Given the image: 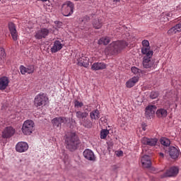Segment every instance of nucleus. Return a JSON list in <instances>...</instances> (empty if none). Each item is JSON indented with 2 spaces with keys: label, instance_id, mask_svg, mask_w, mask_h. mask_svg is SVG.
I'll return each mask as SVG.
<instances>
[{
  "label": "nucleus",
  "instance_id": "obj_37",
  "mask_svg": "<svg viewBox=\"0 0 181 181\" xmlns=\"http://www.w3.org/2000/svg\"><path fill=\"white\" fill-rule=\"evenodd\" d=\"M141 45H142L141 49L151 47V45H149V41L148 40H144L141 42Z\"/></svg>",
  "mask_w": 181,
  "mask_h": 181
},
{
  "label": "nucleus",
  "instance_id": "obj_41",
  "mask_svg": "<svg viewBox=\"0 0 181 181\" xmlns=\"http://www.w3.org/2000/svg\"><path fill=\"white\" fill-rule=\"evenodd\" d=\"M158 156L160 159H163V158H165V154L163 153H158Z\"/></svg>",
  "mask_w": 181,
  "mask_h": 181
},
{
  "label": "nucleus",
  "instance_id": "obj_14",
  "mask_svg": "<svg viewBox=\"0 0 181 181\" xmlns=\"http://www.w3.org/2000/svg\"><path fill=\"white\" fill-rule=\"evenodd\" d=\"M155 111H156V106L155 105H148L146 107L145 117L148 119H151L153 115H155Z\"/></svg>",
  "mask_w": 181,
  "mask_h": 181
},
{
  "label": "nucleus",
  "instance_id": "obj_39",
  "mask_svg": "<svg viewBox=\"0 0 181 181\" xmlns=\"http://www.w3.org/2000/svg\"><path fill=\"white\" fill-rule=\"evenodd\" d=\"M159 96V93L158 92H151L150 94V98L152 100H155V98H158Z\"/></svg>",
  "mask_w": 181,
  "mask_h": 181
},
{
  "label": "nucleus",
  "instance_id": "obj_31",
  "mask_svg": "<svg viewBox=\"0 0 181 181\" xmlns=\"http://www.w3.org/2000/svg\"><path fill=\"white\" fill-rule=\"evenodd\" d=\"M90 117L92 119H98L100 118V111L95 110L90 113Z\"/></svg>",
  "mask_w": 181,
  "mask_h": 181
},
{
  "label": "nucleus",
  "instance_id": "obj_9",
  "mask_svg": "<svg viewBox=\"0 0 181 181\" xmlns=\"http://www.w3.org/2000/svg\"><path fill=\"white\" fill-rule=\"evenodd\" d=\"M158 141L157 138L143 137L141 139V144L147 146H156Z\"/></svg>",
  "mask_w": 181,
  "mask_h": 181
},
{
  "label": "nucleus",
  "instance_id": "obj_13",
  "mask_svg": "<svg viewBox=\"0 0 181 181\" xmlns=\"http://www.w3.org/2000/svg\"><path fill=\"white\" fill-rule=\"evenodd\" d=\"M20 71L21 74H25V73L27 74H33L35 73V65H28L27 67L21 65L20 66Z\"/></svg>",
  "mask_w": 181,
  "mask_h": 181
},
{
  "label": "nucleus",
  "instance_id": "obj_19",
  "mask_svg": "<svg viewBox=\"0 0 181 181\" xmlns=\"http://www.w3.org/2000/svg\"><path fill=\"white\" fill-rule=\"evenodd\" d=\"M169 155L172 159H177L180 155V151L175 146L170 147Z\"/></svg>",
  "mask_w": 181,
  "mask_h": 181
},
{
  "label": "nucleus",
  "instance_id": "obj_47",
  "mask_svg": "<svg viewBox=\"0 0 181 181\" xmlns=\"http://www.w3.org/2000/svg\"><path fill=\"white\" fill-rule=\"evenodd\" d=\"M101 121H103V118H100Z\"/></svg>",
  "mask_w": 181,
  "mask_h": 181
},
{
  "label": "nucleus",
  "instance_id": "obj_22",
  "mask_svg": "<svg viewBox=\"0 0 181 181\" xmlns=\"http://www.w3.org/2000/svg\"><path fill=\"white\" fill-rule=\"evenodd\" d=\"M62 49H63V44L59 40H55L51 47V52L52 53H57V52H59Z\"/></svg>",
  "mask_w": 181,
  "mask_h": 181
},
{
  "label": "nucleus",
  "instance_id": "obj_43",
  "mask_svg": "<svg viewBox=\"0 0 181 181\" xmlns=\"http://www.w3.org/2000/svg\"><path fill=\"white\" fill-rule=\"evenodd\" d=\"M121 0H113L114 2H119Z\"/></svg>",
  "mask_w": 181,
  "mask_h": 181
},
{
  "label": "nucleus",
  "instance_id": "obj_10",
  "mask_svg": "<svg viewBox=\"0 0 181 181\" xmlns=\"http://www.w3.org/2000/svg\"><path fill=\"white\" fill-rule=\"evenodd\" d=\"M79 26L82 30H88L90 27L88 26V22H90V17L86 16L85 17L79 18Z\"/></svg>",
  "mask_w": 181,
  "mask_h": 181
},
{
  "label": "nucleus",
  "instance_id": "obj_6",
  "mask_svg": "<svg viewBox=\"0 0 181 181\" xmlns=\"http://www.w3.org/2000/svg\"><path fill=\"white\" fill-rule=\"evenodd\" d=\"M49 35H50V30L46 28H42L35 31L34 37H35L37 40H42V39H46Z\"/></svg>",
  "mask_w": 181,
  "mask_h": 181
},
{
  "label": "nucleus",
  "instance_id": "obj_7",
  "mask_svg": "<svg viewBox=\"0 0 181 181\" xmlns=\"http://www.w3.org/2000/svg\"><path fill=\"white\" fill-rule=\"evenodd\" d=\"M179 175V168L176 166H173L166 170L163 175H160V177L163 179L164 177H175Z\"/></svg>",
  "mask_w": 181,
  "mask_h": 181
},
{
  "label": "nucleus",
  "instance_id": "obj_46",
  "mask_svg": "<svg viewBox=\"0 0 181 181\" xmlns=\"http://www.w3.org/2000/svg\"><path fill=\"white\" fill-rule=\"evenodd\" d=\"M145 130H146L145 127H143V131H145Z\"/></svg>",
  "mask_w": 181,
  "mask_h": 181
},
{
  "label": "nucleus",
  "instance_id": "obj_2",
  "mask_svg": "<svg viewBox=\"0 0 181 181\" xmlns=\"http://www.w3.org/2000/svg\"><path fill=\"white\" fill-rule=\"evenodd\" d=\"M66 148L69 151H76L77 149V145L80 144L78 142V137L76 135V133H71L69 136L66 137Z\"/></svg>",
  "mask_w": 181,
  "mask_h": 181
},
{
  "label": "nucleus",
  "instance_id": "obj_33",
  "mask_svg": "<svg viewBox=\"0 0 181 181\" xmlns=\"http://www.w3.org/2000/svg\"><path fill=\"white\" fill-rule=\"evenodd\" d=\"M110 42H111V40L110 39V37H103L99 40L98 43H99V45H108V43H110Z\"/></svg>",
  "mask_w": 181,
  "mask_h": 181
},
{
  "label": "nucleus",
  "instance_id": "obj_40",
  "mask_svg": "<svg viewBox=\"0 0 181 181\" xmlns=\"http://www.w3.org/2000/svg\"><path fill=\"white\" fill-rule=\"evenodd\" d=\"M166 18L164 17V22H168L169 21V18H170L172 17L173 14L172 13H168L167 14H165Z\"/></svg>",
  "mask_w": 181,
  "mask_h": 181
},
{
  "label": "nucleus",
  "instance_id": "obj_8",
  "mask_svg": "<svg viewBox=\"0 0 181 181\" xmlns=\"http://www.w3.org/2000/svg\"><path fill=\"white\" fill-rule=\"evenodd\" d=\"M142 64L144 69H155V59L152 57H143Z\"/></svg>",
  "mask_w": 181,
  "mask_h": 181
},
{
  "label": "nucleus",
  "instance_id": "obj_25",
  "mask_svg": "<svg viewBox=\"0 0 181 181\" xmlns=\"http://www.w3.org/2000/svg\"><path fill=\"white\" fill-rule=\"evenodd\" d=\"M181 32V23H179L171 28L168 33V35H175V33H179Z\"/></svg>",
  "mask_w": 181,
  "mask_h": 181
},
{
  "label": "nucleus",
  "instance_id": "obj_26",
  "mask_svg": "<svg viewBox=\"0 0 181 181\" xmlns=\"http://www.w3.org/2000/svg\"><path fill=\"white\" fill-rule=\"evenodd\" d=\"M76 117L78 119H81L82 121L88 117V112H83L81 110H78L76 112Z\"/></svg>",
  "mask_w": 181,
  "mask_h": 181
},
{
  "label": "nucleus",
  "instance_id": "obj_4",
  "mask_svg": "<svg viewBox=\"0 0 181 181\" xmlns=\"http://www.w3.org/2000/svg\"><path fill=\"white\" fill-rule=\"evenodd\" d=\"M21 129L24 135H30L35 131V122L30 119L25 120Z\"/></svg>",
  "mask_w": 181,
  "mask_h": 181
},
{
  "label": "nucleus",
  "instance_id": "obj_24",
  "mask_svg": "<svg viewBox=\"0 0 181 181\" xmlns=\"http://www.w3.org/2000/svg\"><path fill=\"white\" fill-rule=\"evenodd\" d=\"M139 81V77L138 76H134L133 78H130L128 81L126 83V87L127 88H132L135 84H136Z\"/></svg>",
  "mask_w": 181,
  "mask_h": 181
},
{
  "label": "nucleus",
  "instance_id": "obj_34",
  "mask_svg": "<svg viewBox=\"0 0 181 181\" xmlns=\"http://www.w3.org/2000/svg\"><path fill=\"white\" fill-rule=\"evenodd\" d=\"M109 134L110 131H108L107 129H103L100 132V139H105V138H107V135H108Z\"/></svg>",
  "mask_w": 181,
  "mask_h": 181
},
{
  "label": "nucleus",
  "instance_id": "obj_36",
  "mask_svg": "<svg viewBox=\"0 0 181 181\" xmlns=\"http://www.w3.org/2000/svg\"><path fill=\"white\" fill-rule=\"evenodd\" d=\"M74 107H75V108H76V110H78V108H81L84 105V103H83V102H80L78 100H75L74 102Z\"/></svg>",
  "mask_w": 181,
  "mask_h": 181
},
{
  "label": "nucleus",
  "instance_id": "obj_18",
  "mask_svg": "<svg viewBox=\"0 0 181 181\" xmlns=\"http://www.w3.org/2000/svg\"><path fill=\"white\" fill-rule=\"evenodd\" d=\"M107 69V64L104 62H95L91 66V70L98 71V70H104Z\"/></svg>",
  "mask_w": 181,
  "mask_h": 181
},
{
  "label": "nucleus",
  "instance_id": "obj_28",
  "mask_svg": "<svg viewBox=\"0 0 181 181\" xmlns=\"http://www.w3.org/2000/svg\"><path fill=\"white\" fill-rule=\"evenodd\" d=\"M156 115L158 118H165L168 117V110L163 108L158 109L156 111Z\"/></svg>",
  "mask_w": 181,
  "mask_h": 181
},
{
  "label": "nucleus",
  "instance_id": "obj_42",
  "mask_svg": "<svg viewBox=\"0 0 181 181\" xmlns=\"http://www.w3.org/2000/svg\"><path fill=\"white\" fill-rule=\"evenodd\" d=\"M38 1H42V2H47L49 0H38Z\"/></svg>",
  "mask_w": 181,
  "mask_h": 181
},
{
  "label": "nucleus",
  "instance_id": "obj_3",
  "mask_svg": "<svg viewBox=\"0 0 181 181\" xmlns=\"http://www.w3.org/2000/svg\"><path fill=\"white\" fill-rule=\"evenodd\" d=\"M49 103V98L45 93H40L34 99V105L37 108L45 107Z\"/></svg>",
  "mask_w": 181,
  "mask_h": 181
},
{
  "label": "nucleus",
  "instance_id": "obj_1",
  "mask_svg": "<svg viewBox=\"0 0 181 181\" xmlns=\"http://www.w3.org/2000/svg\"><path fill=\"white\" fill-rule=\"evenodd\" d=\"M127 46H128V42L125 41L113 42L105 49V52H107V54H115V53H118L119 50H122Z\"/></svg>",
  "mask_w": 181,
  "mask_h": 181
},
{
  "label": "nucleus",
  "instance_id": "obj_20",
  "mask_svg": "<svg viewBox=\"0 0 181 181\" xmlns=\"http://www.w3.org/2000/svg\"><path fill=\"white\" fill-rule=\"evenodd\" d=\"M141 163L143 168H148L152 165V162L151 161V157L149 156L145 155L141 157Z\"/></svg>",
  "mask_w": 181,
  "mask_h": 181
},
{
  "label": "nucleus",
  "instance_id": "obj_27",
  "mask_svg": "<svg viewBox=\"0 0 181 181\" xmlns=\"http://www.w3.org/2000/svg\"><path fill=\"white\" fill-rule=\"evenodd\" d=\"M141 54L143 57H152L153 56V51L151 49V47L141 48Z\"/></svg>",
  "mask_w": 181,
  "mask_h": 181
},
{
  "label": "nucleus",
  "instance_id": "obj_45",
  "mask_svg": "<svg viewBox=\"0 0 181 181\" xmlns=\"http://www.w3.org/2000/svg\"><path fill=\"white\" fill-rule=\"evenodd\" d=\"M119 155L120 156L122 155V151H120Z\"/></svg>",
  "mask_w": 181,
  "mask_h": 181
},
{
  "label": "nucleus",
  "instance_id": "obj_12",
  "mask_svg": "<svg viewBox=\"0 0 181 181\" xmlns=\"http://www.w3.org/2000/svg\"><path fill=\"white\" fill-rule=\"evenodd\" d=\"M8 29L13 40H18V31L16 30V25L13 23H8Z\"/></svg>",
  "mask_w": 181,
  "mask_h": 181
},
{
  "label": "nucleus",
  "instance_id": "obj_30",
  "mask_svg": "<svg viewBox=\"0 0 181 181\" xmlns=\"http://www.w3.org/2000/svg\"><path fill=\"white\" fill-rule=\"evenodd\" d=\"M160 143L165 148H168V146H170V140L166 137H161L160 139Z\"/></svg>",
  "mask_w": 181,
  "mask_h": 181
},
{
  "label": "nucleus",
  "instance_id": "obj_23",
  "mask_svg": "<svg viewBox=\"0 0 181 181\" xmlns=\"http://www.w3.org/2000/svg\"><path fill=\"white\" fill-rule=\"evenodd\" d=\"M83 156L86 159H88V160H95L94 153L90 149H86L83 151Z\"/></svg>",
  "mask_w": 181,
  "mask_h": 181
},
{
  "label": "nucleus",
  "instance_id": "obj_17",
  "mask_svg": "<svg viewBox=\"0 0 181 181\" xmlns=\"http://www.w3.org/2000/svg\"><path fill=\"white\" fill-rule=\"evenodd\" d=\"M77 64L81 67H85L86 69H87V67H88V66L90 65V59L86 57H82L78 59Z\"/></svg>",
  "mask_w": 181,
  "mask_h": 181
},
{
  "label": "nucleus",
  "instance_id": "obj_35",
  "mask_svg": "<svg viewBox=\"0 0 181 181\" xmlns=\"http://www.w3.org/2000/svg\"><path fill=\"white\" fill-rule=\"evenodd\" d=\"M6 57V54L5 53V49L4 48H0V62H4Z\"/></svg>",
  "mask_w": 181,
  "mask_h": 181
},
{
  "label": "nucleus",
  "instance_id": "obj_11",
  "mask_svg": "<svg viewBox=\"0 0 181 181\" xmlns=\"http://www.w3.org/2000/svg\"><path fill=\"white\" fill-rule=\"evenodd\" d=\"M29 149V145L25 141H20L16 145V151L22 153Z\"/></svg>",
  "mask_w": 181,
  "mask_h": 181
},
{
  "label": "nucleus",
  "instance_id": "obj_21",
  "mask_svg": "<svg viewBox=\"0 0 181 181\" xmlns=\"http://www.w3.org/2000/svg\"><path fill=\"white\" fill-rule=\"evenodd\" d=\"M15 134V129L12 127H6L2 132V136L4 138H11Z\"/></svg>",
  "mask_w": 181,
  "mask_h": 181
},
{
  "label": "nucleus",
  "instance_id": "obj_29",
  "mask_svg": "<svg viewBox=\"0 0 181 181\" xmlns=\"http://www.w3.org/2000/svg\"><path fill=\"white\" fill-rule=\"evenodd\" d=\"M92 25L94 29H101L103 28V20L97 18L93 20Z\"/></svg>",
  "mask_w": 181,
  "mask_h": 181
},
{
  "label": "nucleus",
  "instance_id": "obj_38",
  "mask_svg": "<svg viewBox=\"0 0 181 181\" xmlns=\"http://www.w3.org/2000/svg\"><path fill=\"white\" fill-rule=\"evenodd\" d=\"M131 71L132 73H133L134 74H139V73L141 72V69L135 66L132 67Z\"/></svg>",
  "mask_w": 181,
  "mask_h": 181
},
{
  "label": "nucleus",
  "instance_id": "obj_32",
  "mask_svg": "<svg viewBox=\"0 0 181 181\" xmlns=\"http://www.w3.org/2000/svg\"><path fill=\"white\" fill-rule=\"evenodd\" d=\"M81 124L85 128H91L93 127V122H91V120H90L87 118L82 120Z\"/></svg>",
  "mask_w": 181,
  "mask_h": 181
},
{
  "label": "nucleus",
  "instance_id": "obj_16",
  "mask_svg": "<svg viewBox=\"0 0 181 181\" xmlns=\"http://www.w3.org/2000/svg\"><path fill=\"white\" fill-rule=\"evenodd\" d=\"M67 119L64 117H55L52 120V123L53 124L54 127H57V128H59L62 127V124H64Z\"/></svg>",
  "mask_w": 181,
  "mask_h": 181
},
{
  "label": "nucleus",
  "instance_id": "obj_44",
  "mask_svg": "<svg viewBox=\"0 0 181 181\" xmlns=\"http://www.w3.org/2000/svg\"><path fill=\"white\" fill-rule=\"evenodd\" d=\"M55 23H62L59 21H56Z\"/></svg>",
  "mask_w": 181,
  "mask_h": 181
},
{
  "label": "nucleus",
  "instance_id": "obj_15",
  "mask_svg": "<svg viewBox=\"0 0 181 181\" xmlns=\"http://www.w3.org/2000/svg\"><path fill=\"white\" fill-rule=\"evenodd\" d=\"M9 78L7 76H2L0 78V90L4 91V90H6L9 86Z\"/></svg>",
  "mask_w": 181,
  "mask_h": 181
},
{
  "label": "nucleus",
  "instance_id": "obj_5",
  "mask_svg": "<svg viewBox=\"0 0 181 181\" xmlns=\"http://www.w3.org/2000/svg\"><path fill=\"white\" fill-rule=\"evenodd\" d=\"M62 12L64 16H70L74 12V4L71 1H66L62 7Z\"/></svg>",
  "mask_w": 181,
  "mask_h": 181
}]
</instances>
